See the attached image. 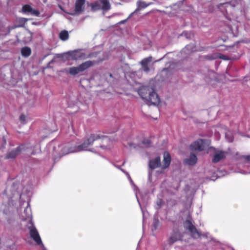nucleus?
Returning a JSON list of instances; mask_svg holds the SVG:
<instances>
[{
    "label": "nucleus",
    "instance_id": "f257e3e1",
    "mask_svg": "<svg viewBox=\"0 0 250 250\" xmlns=\"http://www.w3.org/2000/svg\"><path fill=\"white\" fill-rule=\"evenodd\" d=\"M103 137H104L103 135L92 134L81 145L72 146L70 144H67L63 148L62 152L64 155H65L70 153L88 150L89 146L92 145L95 141L100 139Z\"/></svg>",
    "mask_w": 250,
    "mask_h": 250
},
{
    "label": "nucleus",
    "instance_id": "f03ea898",
    "mask_svg": "<svg viewBox=\"0 0 250 250\" xmlns=\"http://www.w3.org/2000/svg\"><path fill=\"white\" fill-rule=\"evenodd\" d=\"M65 58L67 60L77 61L79 60H85L87 58H92L94 56V53H92L88 54L87 56L80 49H76L73 51H68L64 54Z\"/></svg>",
    "mask_w": 250,
    "mask_h": 250
},
{
    "label": "nucleus",
    "instance_id": "7ed1b4c3",
    "mask_svg": "<svg viewBox=\"0 0 250 250\" xmlns=\"http://www.w3.org/2000/svg\"><path fill=\"white\" fill-rule=\"evenodd\" d=\"M184 228L190 233L191 237L194 239H198L201 236V233L199 232L195 226L193 224V221L190 215H188L187 220L184 223Z\"/></svg>",
    "mask_w": 250,
    "mask_h": 250
},
{
    "label": "nucleus",
    "instance_id": "20e7f679",
    "mask_svg": "<svg viewBox=\"0 0 250 250\" xmlns=\"http://www.w3.org/2000/svg\"><path fill=\"white\" fill-rule=\"evenodd\" d=\"M91 10L94 11L102 10L104 12L109 11L111 9V5L109 0H96L89 4Z\"/></svg>",
    "mask_w": 250,
    "mask_h": 250
},
{
    "label": "nucleus",
    "instance_id": "39448f33",
    "mask_svg": "<svg viewBox=\"0 0 250 250\" xmlns=\"http://www.w3.org/2000/svg\"><path fill=\"white\" fill-rule=\"evenodd\" d=\"M96 61H87L79 66L76 67H72L69 69V73L70 74L75 76L81 72H83L85 70L94 65L96 63Z\"/></svg>",
    "mask_w": 250,
    "mask_h": 250
},
{
    "label": "nucleus",
    "instance_id": "423d86ee",
    "mask_svg": "<svg viewBox=\"0 0 250 250\" xmlns=\"http://www.w3.org/2000/svg\"><path fill=\"white\" fill-rule=\"evenodd\" d=\"M30 226L28 227L30 237L38 245H42V243L37 229L33 225L31 221H30Z\"/></svg>",
    "mask_w": 250,
    "mask_h": 250
},
{
    "label": "nucleus",
    "instance_id": "0eeeda50",
    "mask_svg": "<svg viewBox=\"0 0 250 250\" xmlns=\"http://www.w3.org/2000/svg\"><path fill=\"white\" fill-rule=\"evenodd\" d=\"M205 142V140L198 139L190 145V149L193 151H202L206 147Z\"/></svg>",
    "mask_w": 250,
    "mask_h": 250
},
{
    "label": "nucleus",
    "instance_id": "6e6552de",
    "mask_svg": "<svg viewBox=\"0 0 250 250\" xmlns=\"http://www.w3.org/2000/svg\"><path fill=\"white\" fill-rule=\"evenodd\" d=\"M25 148V146L23 145H21L15 149L12 150L11 151L8 152L5 156V159H14L18 155H19L21 151Z\"/></svg>",
    "mask_w": 250,
    "mask_h": 250
},
{
    "label": "nucleus",
    "instance_id": "1a4fd4ad",
    "mask_svg": "<svg viewBox=\"0 0 250 250\" xmlns=\"http://www.w3.org/2000/svg\"><path fill=\"white\" fill-rule=\"evenodd\" d=\"M153 90V88L148 86H145L141 87L138 90V93L142 99L146 100Z\"/></svg>",
    "mask_w": 250,
    "mask_h": 250
},
{
    "label": "nucleus",
    "instance_id": "9d476101",
    "mask_svg": "<svg viewBox=\"0 0 250 250\" xmlns=\"http://www.w3.org/2000/svg\"><path fill=\"white\" fill-rule=\"evenodd\" d=\"M85 0H76L75 4V11L72 15H79L81 14L84 10V3Z\"/></svg>",
    "mask_w": 250,
    "mask_h": 250
},
{
    "label": "nucleus",
    "instance_id": "9b49d317",
    "mask_svg": "<svg viewBox=\"0 0 250 250\" xmlns=\"http://www.w3.org/2000/svg\"><path fill=\"white\" fill-rule=\"evenodd\" d=\"M183 235L178 230H173V232L168 238L167 242L168 244L172 245L175 242L181 240Z\"/></svg>",
    "mask_w": 250,
    "mask_h": 250
},
{
    "label": "nucleus",
    "instance_id": "f8f14e48",
    "mask_svg": "<svg viewBox=\"0 0 250 250\" xmlns=\"http://www.w3.org/2000/svg\"><path fill=\"white\" fill-rule=\"evenodd\" d=\"M146 101L150 103L151 104L158 105L160 103V99L158 94L154 91V90L151 93L150 95L149 96Z\"/></svg>",
    "mask_w": 250,
    "mask_h": 250
},
{
    "label": "nucleus",
    "instance_id": "ddd939ff",
    "mask_svg": "<svg viewBox=\"0 0 250 250\" xmlns=\"http://www.w3.org/2000/svg\"><path fill=\"white\" fill-rule=\"evenodd\" d=\"M226 152L223 151H218L214 154L212 162L213 163H217L226 158Z\"/></svg>",
    "mask_w": 250,
    "mask_h": 250
},
{
    "label": "nucleus",
    "instance_id": "4468645a",
    "mask_svg": "<svg viewBox=\"0 0 250 250\" xmlns=\"http://www.w3.org/2000/svg\"><path fill=\"white\" fill-rule=\"evenodd\" d=\"M161 158L160 156L149 161L148 166L150 169H154L161 167Z\"/></svg>",
    "mask_w": 250,
    "mask_h": 250
},
{
    "label": "nucleus",
    "instance_id": "2eb2a0df",
    "mask_svg": "<svg viewBox=\"0 0 250 250\" xmlns=\"http://www.w3.org/2000/svg\"><path fill=\"white\" fill-rule=\"evenodd\" d=\"M171 160V158L170 154L168 152L165 151L164 153L163 164L162 166V168L163 169H165L169 166Z\"/></svg>",
    "mask_w": 250,
    "mask_h": 250
},
{
    "label": "nucleus",
    "instance_id": "dca6fc26",
    "mask_svg": "<svg viewBox=\"0 0 250 250\" xmlns=\"http://www.w3.org/2000/svg\"><path fill=\"white\" fill-rule=\"evenodd\" d=\"M152 58L150 56L147 58H146L142 60L140 63L142 65V69L146 72L149 71L150 69L148 67V63L152 61Z\"/></svg>",
    "mask_w": 250,
    "mask_h": 250
},
{
    "label": "nucleus",
    "instance_id": "f3484780",
    "mask_svg": "<svg viewBox=\"0 0 250 250\" xmlns=\"http://www.w3.org/2000/svg\"><path fill=\"white\" fill-rule=\"evenodd\" d=\"M197 158L194 154L190 153L189 158L186 159L184 163L189 166H193L196 164Z\"/></svg>",
    "mask_w": 250,
    "mask_h": 250
},
{
    "label": "nucleus",
    "instance_id": "a211bd4d",
    "mask_svg": "<svg viewBox=\"0 0 250 250\" xmlns=\"http://www.w3.org/2000/svg\"><path fill=\"white\" fill-rule=\"evenodd\" d=\"M21 54L24 57H28L31 54V49L30 47L25 46L21 49Z\"/></svg>",
    "mask_w": 250,
    "mask_h": 250
},
{
    "label": "nucleus",
    "instance_id": "6ab92c4d",
    "mask_svg": "<svg viewBox=\"0 0 250 250\" xmlns=\"http://www.w3.org/2000/svg\"><path fill=\"white\" fill-rule=\"evenodd\" d=\"M137 8L135 10L134 13L139 11L142 9L146 8L149 5V4H147L145 2L142 1L141 0L138 1L137 2Z\"/></svg>",
    "mask_w": 250,
    "mask_h": 250
},
{
    "label": "nucleus",
    "instance_id": "aec40b11",
    "mask_svg": "<svg viewBox=\"0 0 250 250\" xmlns=\"http://www.w3.org/2000/svg\"><path fill=\"white\" fill-rule=\"evenodd\" d=\"M59 38L62 41H66L69 38L68 32L66 30L61 31L59 34Z\"/></svg>",
    "mask_w": 250,
    "mask_h": 250
},
{
    "label": "nucleus",
    "instance_id": "412c9836",
    "mask_svg": "<svg viewBox=\"0 0 250 250\" xmlns=\"http://www.w3.org/2000/svg\"><path fill=\"white\" fill-rule=\"evenodd\" d=\"M22 10L24 13H30L32 10V8L29 5L26 4L23 6Z\"/></svg>",
    "mask_w": 250,
    "mask_h": 250
},
{
    "label": "nucleus",
    "instance_id": "4be33fe9",
    "mask_svg": "<svg viewBox=\"0 0 250 250\" xmlns=\"http://www.w3.org/2000/svg\"><path fill=\"white\" fill-rule=\"evenodd\" d=\"M159 225V221L157 218H154L153 221L152 227L155 230L157 229Z\"/></svg>",
    "mask_w": 250,
    "mask_h": 250
},
{
    "label": "nucleus",
    "instance_id": "5701e85b",
    "mask_svg": "<svg viewBox=\"0 0 250 250\" xmlns=\"http://www.w3.org/2000/svg\"><path fill=\"white\" fill-rule=\"evenodd\" d=\"M142 144L148 147L151 145L152 142L150 139H146L142 141Z\"/></svg>",
    "mask_w": 250,
    "mask_h": 250
},
{
    "label": "nucleus",
    "instance_id": "b1692460",
    "mask_svg": "<svg viewBox=\"0 0 250 250\" xmlns=\"http://www.w3.org/2000/svg\"><path fill=\"white\" fill-rule=\"evenodd\" d=\"M224 5V7L227 8H231L232 7L231 4L229 2H227L224 4H220L219 7H220L221 6H223Z\"/></svg>",
    "mask_w": 250,
    "mask_h": 250
},
{
    "label": "nucleus",
    "instance_id": "393cba45",
    "mask_svg": "<svg viewBox=\"0 0 250 250\" xmlns=\"http://www.w3.org/2000/svg\"><path fill=\"white\" fill-rule=\"evenodd\" d=\"M20 122L22 124L25 123L26 116L24 114H21L20 117Z\"/></svg>",
    "mask_w": 250,
    "mask_h": 250
},
{
    "label": "nucleus",
    "instance_id": "a878e982",
    "mask_svg": "<svg viewBox=\"0 0 250 250\" xmlns=\"http://www.w3.org/2000/svg\"><path fill=\"white\" fill-rule=\"evenodd\" d=\"M30 13L32 14V15H35V16H39V14H40V12L38 10H35V9H33L32 8V11L30 12Z\"/></svg>",
    "mask_w": 250,
    "mask_h": 250
},
{
    "label": "nucleus",
    "instance_id": "bb28decb",
    "mask_svg": "<svg viewBox=\"0 0 250 250\" xmlns=\"http://www.w3.org/2000/svg\"><path fill=\"white\" fill-rule=\"evenodd\" d=\"M219 58H220V59H224V60H227V59L226 58V56L224 55H222V54H219Z\"/></svg>",
    "mask_w": 250,
    "mask_h": 250
},
{
    "label": "nucleus",
    "instance_id": "cd10ccee",
    "mask_svg": "<svg viewBox=\"0 0 250 250\" xmlns=\"http://www.w3.org/2000/svg\"><path fill=\"white\" fill-rule=\"evenodd\" d=\"M245 159L248 161L250 162V155H247L245 157Z\"/></svg>",
    "mask_w": 250,
    "mask_h": 250
},
{
    "label": "nucleus",
    "instance_id": "c85d7f7f",
    "mask_svg": "<svg viewBox=\"0 0 250 250\" xmlns=\"http://www.w3.org/2000/svg\"><path fill=\"white\" fill-rule=\"evenodd\" d=\"M168 68H164L163 69V71H168Z\"/></svg>",
    "mask_w": 250,
    "mask_h": 250
},
{
    "label": "nucleus",
    "instance_id": "c756f323",
    "mask_svg": "<svg viewBox=\"0 0 250 250\" xmlns=\"http://www.w3.org/2000/svg\"><path fill=\"white\" fill-rule=\"evenodd\" d=\"M189 47V45H187L185 49H188Z\"/></svg>",
    "mask_w": 250,
    "mask_h": 250
}]
</instances>
